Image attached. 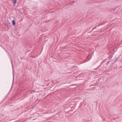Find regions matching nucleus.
<instances>
[{
  "label": "nucleus",
  "instance_id": "1",
  "mask_svg": "<svg viewBox=\"0 0 122 122\" xmlns=\"http://www.w3.org/2000/svg\"><path fill=\"white\" fill-rule=\"evenodd\" d=\"M12 2L14 5H15L17 3L16 0H12Z\"/></svg>",
  "mask_w": 122,
  "mask_h": 122
},
{
  "label": "nucleus",
  "instance_id": "5",
  "mask_svg": "<svg viewBox=\"0 0 122 122\" xmlns=\"http://www.w3.org/2000/svg\"><path fill=\"white\" fill-rule=\"evenodd\" d=\"M13 78H14V74H13Z\"/></svg>",
  "mask_w": 122,
  "mask_h": 122
},
{
  "label": "nucleus",
  "instance_id": "3",
  "mask_svg": "<svg viewBox=\"0 0 122 122\" xmlns=\"http://www.w3.org/2000/svg\"><path fill=\"white\" fill-rule=\"evenodd\" d=\"M118 60V59L117 58H116V60L115 61V62L117 61Z\"/></svg>",
  "mask_w": 122,
  "mask_h": 122
},
{
  "label": "nucleus",
  "instance_id": "6",
  "mask_svg": "<svg viewBox=\"0 0 122 122\" xmlns=\"http://www.w3.org/2000/svg\"><path fill=\"white\" fill-rule=\"evenodd\" d=\"M108 58H110V56H109Z\"/></svg>",
  "mask_w": 122,
  "mask_h": 122
},
{
  "label": "nucleus",
  "instance_id": "4",
  "mask_svg": "<svg viewBox=\"0 0 122 122\" xmlns=\"http://www.w3.org/2000/svg\"><path fill=\"white\" fill-rule=\"evenodd\" d=\"M12 63V68L13 69V64H12V63Z\"/></svg>",
  "mask_w": 122,
  "mask_h": 122
},
{
  "label": "nucleus",
  "instance_id": "2",
  "mask_svg": "<svg viewBox=\"0 0 122 122\" xmlns=\"http://www.w3.org/2000/svg\"><path fill=\"white\" fill-rule=\"evenodd\" d=\"M12 23L13 24V25H15V24L16 23L15 22V20H13L12 21Z\"/></svg>",
  "mask_w": 122,
  "mask_h": 122
}]
</instances>
